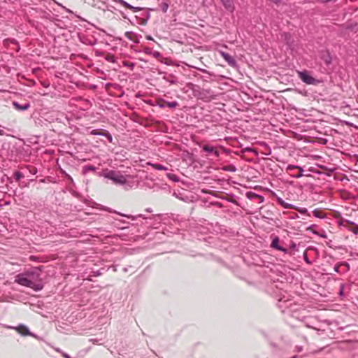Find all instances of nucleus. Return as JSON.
<instances>
[{"label": "nucleus", "mask_w": 358, "mask_h": 358, "mask_svg": "<svg viewBox=\"0 0 358 358\" xmlns=\"http://www.w3.org/2000/svg\"><path fill=\"white\" fill-rule=\"evenodd\" d=\"M40 271L41 270L36 267L24 273H19L15 276V282L22 286L31 288L34 291H41L43 288V283L36 282L40 278Z\"/></svg>", "instance_id": "f257e3e1"}, {"label": "nucleus", "mask_w": 358, "mask_h": 358, "mask_svg": "<svg viewBox=\"0 0 358 358\" xmlns=\"http://www.w3.org/2000/svg\"><path fill=\"white\" fill-rule=\"evenodd\" d=\"M3 327L8 329H15L18 334H20L22 336H29L34 337L38 340H41V338L34 333L30 331L29 329L24 324H20L17 327L2 324Z\"/></svg>", "instance_id": "f03ea898"}, {"label": "nucleus", "mask_w": 358, "mask_h": 358, "mask_svg": "<svg viewBox=\"0 0 358 358\" xmlns=\"http://www.w3.org/2000/svg\"><path fill=\"white\" fill-rule=\"evenodd\" d=\"M49 115L50 113H33L31 117L36 125L43 127L54 121L55 118Z\"/></svg>", "instance_id": "7ed1b4c3"}, {"label": "nucleus", "mask_w": 358, "mask_h": 358, "mask_svg": "<svg viewBox=\"0 0 358 358\" xmlns=\"http://www.w3.org/2000/svg\"><path fill=\"white\" fill-rule=\"evenodd\" d=\"M106 178L111 180L116 185H123L127 183L126 176L119 171L110 170L106 174Z\"/></svg>", "instance_id": "20e7f679"}, {"label": "nucleus", "mask_w": 358, "mask_h": 358, "mask_svg": "<svg viewBox=\"0 0 358 358\" xmlns=\"http://www.w3.org/2000/svg\"><path fill=\"white\" fill-rule=\"evenodd\" d=\"M298 75L300 79L308 85H315L317 83V80L313 78L307 71H299Z\"/></svg>", "instance_id": "39448f33"}, {"label": "nucleus", "mask_w": 358, "mask_h": 358, "mask_svg": "<svg viewBox=\"0 0 358 358\" xmlns=\"http://www.w3.org/2000/svg\"><path fill=\"white\" fill-rule=\"evenodd\" d=\"M202 150L203 152H205L206 153H207L208 155L210 156H213L214 157H219L220 156V151L218 150V149L213 146V145H203L202 146Z\"/></svg>", "instance_id": "423d86ee"}, {"label": "nucleus", "mask_w": 358, "mask_h": 358, "mask_svg": "<svg viewBox=\"0 0 358 358\" xmlns=\"http://www.w3.org/2000/svg\"><path fill=\"white\" fill-rule=\"evenodd\" d=\"M219 53L230 66L237 67V63L232 56L222 50H219Z\"/></svg>", "instance_id": "0eeeda50"}, {"label": "nucleus", "mask_w": 358, "mask_h": 358, "mask_svg": "<svg viewBox=\"0 0 358 358\" xmlns=\"http://www.w3.org/2000/svg\"><path fill=\"white\" fill-rule=\"evenodd\" d=\"M273 196L275 198V201L278 205L282 207L285 209H294L296 208V206L285 202L281 197L278 196L275 193H273Z\"/></svg>", "instance_id": "6e6552de"}, {"label": "nucleus", "mask_w": 358, "mask_h": 358, "mask_svg": "<svg viewBox=\"0 0 358 358\" xmlns=\"http://www.w3.org/2000/svg\"><path fill=\"white\" fill-rule=\"evenodd\" d=\"M280 239L278 236H275L271 241V247L277 250L283 252L284 253H287L288 250L284 247H282L279 245Z\"/></svg>", "instance_id": "1a4fd4ad"}, {"label": "nucleus", "mask_w": 358, "mask_h": 358, "mask_svg": "<svg viewBox=\"0 0 358 358\" xmlns=\"http://www.w3.org/2000/svg\"><path fill=\"white\" fill-rule=\"evenodd\" d=\"M246 196L250 200H256L259 203H263L264 201V197L263 196L251 191L246 193Z\"/></svg>", "instance_id": "9d476101"}, {"label": "nucleus", "mask_w": 358, "mask_h": 358, "mask_svg": "<svg viewBox=\"0 0 358 358\" xmlns=\"http://www.w3.org/2000/svg\"><path fill=\"white\" fill-rule=\"evenodd\" d=\"M114 1L118 3L119 4H120L121 6H122L127 8L131 10L133 12H135V13L142 10V8L133 6L130 5L129 3H127V1H125L124 0H114Z\"/></svg>", "instance_id": "9b49d317"}, {"label": "nucleus", "mask_w": 358, "mask_h": 358, "mask_svg": "<svg viewBox=\"0 0 358 358\" xmlns=\"http://www.w3.org/2000/svg\"><path fill=\"white\" fill-rule=\"evenodd\" d=\"M287 169L289 171H292L294 169L299 170V172L293 176V177L295 178H299L303 176V169L301 166L289 164L287 166Z\"/></svg>", "instance_id": "f8f14e48"}, {"label": "nucleus", "mask_w": 358, "mask_h": 358, "mask_svg": "<svg viewBox=\"0 0 358 358\" xmlns=\"http://www.w3.org/2000/svg\"><path fill=\"white\" fill-rule=\"evenodd\" d=\"M299 116H296L299 121H301L302 122H305V123L313 122V121H312L310 118H308V117L310 116V114L307 115V113H299Z\"/></svg>", "instance_id": "ddd939ff"}, {"label": "nucleus", "mask_w": 358, "mask_h": 358, "mask_svg": "<svg viewBox=\"0 0 358 358\" xmlns=\"http://www.w3.org/2000/svg\"><path fill=\"white\" fill-rule=\"evenodd\" d=\"M224 7L229 11H233L234 6L231 0H221Z\"/></svg>", "instance_id": "4468645a"}, {"label": "nucleus", "mask_w": 358, "mask_h": 358, "mask_svg": "<svg viewBox=\"0 0 358 358\" xmlns=\"http://www.w3.org/2000/svg\"><path fill=\"white\" fill-rule=\"evenodd\" d=\"M285 296L283 298H280L278 301V306L279 308H288L291 306L292 303L289 300L284 299Z\"/></svg>", "instance_id": "2eb2a0df"}, {"label": "nucleus", "mask_w": 358, "mask_h": 358, "mask_svg": "<svg viewBox=\"0 0 358 358\" xmlns=\"http://www.w3.org/2000/svg\"><path fill=\"white\" fill-rule=\"evenodd\" d=\"M104 130L103 129H91L90 128L87 129V132L91 135L94 136H102Z\"/></svg>", "instance_id": "dca6fc26"}, {"label": "nucleus", "mask_w": 358, "mask_h": 358, "mask_svg": "<svg viewBox=\"0 0 358 358\" xmlns=\"http://www.w3.org/2000/svg\"><path fill=\"white\" fill-rule=\"evenodd\" d=\"M8 132H13V129L5 127H3V129H0V136H10V134Z\"/></svg>", "instance_id": "f3484780"}, {"label": "nucleus", "mask_w": 358, "mask_h": 358, "mask_svg": "<svg viewBox=\"0 0 358 358\" xmlns=\"http://www.w3.org/2000/svg\"><path fill=\"white\" fill-rule=\"evenodd\" d=\"M96 169H97V167H96L93 165H91V164H88V165H85L83 167V172H84V173H87L90 171H96Z\"/></svg>", "instance_id": "a211bd4d"}, {"label": "nucleus", "mask_w": 358, "mask_h": 358, "mask_svg": "<svg viewBox=\"0 0 358 358\" xmlns=\"http://www.w3.org/2000/svg\"><path fill=\"white\" fill-rule=\"evenodd\" d=\"M148 164L150 165L151 166H152L156 170L162 171V170H167L168 169L167 167H166L165 166H164L162 164H152V163H148Z\"/></svg>", "instance_id": "6ab92c4d"}, {"label": "nucleus", "mask_w": 358, "mask_h": 358, "mask_svg": "<svg viewBox=\"0 0 358 358\" xmlns=\"http://www.w3.org/2000/svg\"><path fill=\"white\" fill-rule=\"evenodd\" d=\"M346 222L354 226L353 228H351L349 230L353 232L355 234H358V225L356 224L354 222L350 220H346Z\"/></svg>", "instance_id": "aec40b11"}, {"label": "nucleus", "mask_w": 358, "mask_h": 358, "mask_svg": "<svg viewBox=\"0 0 358 358\" xmlns=\"http://www.w3.org/2000/svg\"><path fill=\"white\" fill-rule=\"evenodd\" d=\"M166 176H167V178H168L170 180H171V181H173V182H178V181H179V177H178L177 175L174 174V173H168L166 174Z\"/></svg>", "instance_id": "412c9836"}, {"label": "nucleus", "mask_w": 358, "mask_h": 358, "mask_svg": "<svg viewBox=\"0 0 358 358\" xmlns=\"http://www.w3.org/2000/svg\"><path fill=\"white\" fill-rule=\"evenodd\" d=\"M222 169L225 171L235 172L236 171V167L234 164H229L224 166Z\"/></svg>", "instance_id": "4be33fe9"}, {"label": "nucleus", "mask_w": 358, "mask_h": 358, "mask_svg": "<svg viewBox=\"0 0 358 358\" xmlns=\"http://www.w3.org/2000/svg\"><path fill=\"white\" fill-rule=\"evenodd\" d=\"M313 215L314 217H317V218H324V217L323 212L321 210H317V209H315L313 211Z\"/></svg>", "instance_id": "5701e85b"}, {"label": "nucleus", "mask_w": 358, "mask_h": 358, "mask_svg": "<svg viewBox=\"0 0 358 358\" xmlns=\"http://www.w3.org/2000/svg\"><path fill=\"white\" fill-rule=\"evenodd\" d=\"M341 266H344L345 269H343V273L348 272L350 270V266L347 262H340Z\"/></svg>", "instance_id": "b1692460"}, {"label": "nucleus", "mask_w": 358, "mask_h": 358, "mask_svg": "<svg viewBox=\"0 0 358 358\" xmlns=\"http://www.w3.org/2000/svg\"><path fill=\"white\" fill-rule=\"evenodd\" d=\"M13 177L15 178L16 181H20L22 178H24V175L20 171H15L13 173Z\"/></svg>", "instance_id": "393cba45"}, {"label": "nucleus", "mask_w": 358, "mask_h": 358, "mask_svg": "<svg viewBox=\"0 0 358 358\" xmlns=\"http://www.w3.org/2000/svg\"><path fill=\"white\" fill-rule=\"evenodd\" d=\"M120 215H121V216L127 217L128 218H131L132 220H134L137 219L138 217H141V218H143V219H146V217L143 215H142V214H138L136 216L127 215H124V214H120Z\"/></svg>", "instance_id": "a878e982"}, {"label": "nucleus", "mask_w": 358, "mask_h": 358, "mask_svg": "<svg viewBox=\"0 0 358 358\" xmlns=\"http://www.w3.org/2000/svg\"><path fill=\"white\" fill-rule=\"evenodd\" d=\"M341 264H340V262L336 263L334 267V271L339 274H343V269H341Z\"/></svg>", "instance_id": "bb28decb"}, {"label": "nucleus", "mask_w": 358, "mask_h": 358, "mask_svg": "<svg viewBox=\"0 0 358 358\" xmlns=\"http://www.w3.org/2000/svg\"><path fill=\"white\" fill-rule=\"evenodd\" d=\"M294 210H296L299 213H300L302 215H309L308 210L306 208H299L296 206V208H294Z\"/></svg>", "instance_id": "cd10ccee"}, {"label": "nucleus", "mask_w": 358, "mask_h": 358, "mask_svg": "<svg viewBox=\"0 0 358 358\" xmlns=\"http://www.w3.org/2000/svg\"><path fill=\"white\" fill-rule=\"evenodd\" d=\"M13 104L15 106V108L18 109V110H26L28 108V107L29 106L28 103H25L22 106H20L17 103H15V102H14Z\"/></svg>", "instance_id": "c85d7f7f"}, {"label": "nucleus", "mask_w": 358, "mask_h": 358, "mask_svg": "<svg viewBox=\"0 0 358 358\" xmlns=\"http://www.w3.org/2000/svg\"><path fill=\"white\" fill-rule=\"evenodd\" d=\"M102 136H105L110 143L113 141V136L108 131L104 130Z\"/></svg>", "instance_id": "c756f323"}, {"label": "nucleus", "mask_w": 358, "mask_h": 358, "mask_svg": "<svg viewBox=\"0 0 358 358\" xmlns=\"http://www.w3.org/2000/svg\"><path fill=\"white\" fill-rule=\"evenodd\" d=\"M303 259L305 261V262L309 265H310L312 264V262L310 260V259L308 258V255H307V252L306 251H305L303 254Z\"/></svg>", "instance_id": "7c9ffc66"}, {"label": "nucleus", "mask_w": 358, "mask_h": 358, "mask_svg": "<svg viewBox=\"0 0 358 358\" xmlns=\"http://www.w3.org/2000/svg\"><path fill=\"white\" fill-rule=\"evenodd\" d=\"M162 10L164 13H166L169 8V4L167 3H162L161 5Z\"/></svg>", "instance_id": "2f4dec72"}, {"label": "nucleus", "mask_w": 358, "mask_h": 358, "mask_svg": "<svg viewBox=\"0 0 358 358\" xmlns=\"http://www.w3.org/2000/svg\"><path fill=\"white\" fill-rule=\"evenodd\" d=\"M166 105L168 106L169 108H173L177 106V103L176 101L172 102H167Z\"/></svg>", "instance_id": "473e14b6"}, {"label": "nucleus", "mask_w": 358, "mask_h": 358, "mask_svg": "<svg viewBox=\"0 0 358 358\" xmlns=\"http://www.w3.org/2000/svg\"><path fill=\"white\" fill-rule=\"evenodd\" d=\"M303 350V347L301 345H296L294 351L297 352H301Z\"/></svg>", "instance_id": "72a5a7b5"}, {"label": "nucleus", "mask_w": 358, "mask_h": 358, "mask_svg": "<svg viewBox=\"0 0 358 358\" xmlns=\"http://www.w3.org/2000/svg\"><path fill=\"white\" fill-rule=\"evenodd\" d=\"M343 289H344V285L341 284L339 289V295L343 296Z\"/></svg>", "instance_id": "f704fd0d"}, {"label": "nucleus", "mask_w": 358, "mask_h": 358, "mask_svg": "<svg viewBox=\"0 0 358 358\" xmlns=\"http://www.w3.org/2000/svg\"><path fill=\"white\" fill-rule=\"evenodd\" d=\"M90 341L92 342L93 344H98V339H96V338H92V339H90Z\"/></svg>", "instance_id": "c9c22d12"}, {"label": "nucleus", "mask_w": 358, "mask_h": 358, "mask_svg": "<svg viewBox=\"0 0 358 358\" xmlns=\"http://www.w3.org/2000/svg\"><path fill=\"white\" fill-rule=\"evenodd\" d=\"M131 34V32H129V31H127L125 33V36L127 38H128L129 39H131V37H130V34Z\"/></svg>", "instance_id": "e433bc0d"}, {"label": "nucleus", "mask_w": 358, "mask_h": 358, "mask_svg": "<svg viewBox=\"0 0 358 358\" xmlns=\"http://www.w3.org/2000/svg\"><path fill=\"white\" fill-rule=\"evenodd\" d=\"M62 355H63V357H64V358H71V357L68 354H66V353H63V354H62Z\"/></svg>", "instance_id": "4c0bfd02"}, {"label": "nucleus", "mask_w": 358, "mask_h": 358, "mask_svg": "<svg viewBox=\"0 0 358 358\" xmlns=\"http://www.w3.org/2000/svg\"><path fill=\"white\" fill-rule=\"evenodd\" d=\"M56 4H57L58 6L65 8L64 6H63L61 3H58L57 1H56L55 0H52Z\"/></svg>", "instance_id": "58836bf2"}, {"label": "nucleus", "mask_w": 358, "mask_h": 358, "mask_svg": "<svg viewBox=\"0 0 358 358\" xmlns=\"http://www.w3.org/2000/svg\"><path fill=\"white\" fill-rule=\"evenodd\" d=\"M36 172H37V170H36V168H34V169H33V170H32V171H31V173H33V174L36 173Z\"/></svg>", "instance_id": "ea45409f"}, {"label": "nucleus", "mask_w": 358, "mask_h": 358, "mask_svg": "<svg viewBox=\"0 0 358 358\" xmlns=\"http://www.w3.org/2000/svg\"><path fill=\"white\" fill-rule=\"evenodd\" d=\"M146 38H147L148 40H150V41L153 40L152 37V36H146Z\"/></svg>", "instance_id": "a19ab883"}, {"label": "nucleus", "mask_w": 358, "mask_h": 358, "mask_svg": "<svg viewBox=\"0 0 358 358\" xmlns=\"http://www.w3.org/2000/svg\"><path fill=\"white\" fill-rule=\"evenodd\" d=\"M245 151H248V152H250V151H252V148H245Z\"/></svg>", "instance_id": "79ce46f5"}, {"label": "nucleus", "mask_w": 358, "mask_h": 358, "mask_svg": "<svg viewBox=\"0 0 358 358\" xmlns=\"http://www.w3.org/2000/svg\"><path fill=\"white\" fill-rule=\"evenodd\" d=\"M67 178H69L71 181L73 180L72 178L69 175H67Z\"/></svg>", "instance_id": "37998d69"}, {"label": "nucleus", "mask_w": 358, "mask_h": 358, "mask_svg": "<svg viewBox=\"0 0 358 358\" xmlns=\"http://www.w3.org/2000/svg\"><path fill=\"white\" fill-rule=\"evenodd\" d=\"M146 211H147V212H152V210H151L150 208H147V209H146Z\"/></svg>", "instance_id": "c03bdc74"}, {"label": "nucleus", "mask_w": 358, "mask_h": 358, "mask_svg": "<svg viewBox=\"0 0 358 358\" xmlns=\"http://www.w3.org/2000/svg\"><path fill=\"white\" fill-rule=\"evenodd\" d=\"M123 271H124V272H127L128 269H127V268H126V267H125V268H123Z\"/></svg>", "instance_id": "a18cd8bd"}, {"label": "nucleus", "mask_w": 358, "mask_h": 358, "mask_svg": "<svg viewBox=\"0 0 358 358\" xmlns=\"http://www.w3.org/2000/svg\"><path fill=\"white\" fill-rule=\"evenodd\" d=\"M294 218H297L299 217L298 215L297 214H295L294 216L293 217Z\"/></svg>", "instance_id": "49530a36"}, {"label": "nucleus", "mask_w": 358, "mask_h": 358, "mask_svg": "<svg viewBox=\"0 0 358 358\" xmlns=\"http://www.w3.org/2000/svg\"><path fill=\"white\" fill-rule=\"evenodd\" d=\"M159 55V52H155V56H157V55Z\"/></svg>", "instance_id": "de8ad7c7"}, {"label": "nucleus", "mask_w": 358, "mask_h": 358, "mask_svg": "<svg viewBox=\"0 0 358 358\" xmlns=\"http://www.w3.org/2000/svg\"><path fill=\"white\" fill-rule=\"evenodd\" d=\"M301 122H296V124H301Z\"/></svg>", "instance_id": "09e8293b"}, {"label": "nucleus", "mask_w": 358, "mask_h": 358, "mask_svg": "<svg viewBox=\"0 0 358 358\" xmlns=\"http://www.w3.org/2000/svg\"><path fill=\"white\" fill-rule=\"evenodd\" d=\"M131 114L132 115H136L137 113H131Z\"/></svg>", "instance_id": "8fccbe9b"}, {"label": "nucleus", "mask_w": 358, "mask_h": 358, "mask_svg": "<svg viewBox=\"0 0 358 358\" xmlns=\"http://www.w3.org/2000/svg\"><path fill=\"white\" fill-rule=\"evenodd\" d=\"M115 213H117V211H115ZM118 215H121V213H117Z\"/></svg>", "instance_id": "3c124183"}, {"label": "nucleus", "mask_w": 358, "mask_h": 358, "mask_svg": "<svg viewBox=\"0 0 358 358\" xmlns=\"http://www.w3.org/2000/svg\"><path fill=\"white\" fill-rule=\"evenodd\" d=\"M0 325H2V324H0Z\"/></svg>", "instance_id": "603ef678"}]
</instances>
